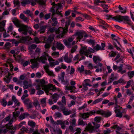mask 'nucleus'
I'll use <instances>...</instances> for the list:
<instances>
[{"label": "nucleus", "instance_id": "nucleus-28", "mask_svg": "<svg viewBox=\"0 0 134 134\" xmlns=\"http://www.w3.org/2000/svg\"><path fill=\"white\" fill-rule=\"evenodd\" d=\"M20 18L23 19L24 21L28 23L29 21V19L26 17L22 13L21 14L20 16Z\"/></svg>", "mask_w": 134, "mask_h": 134}, {"label": "nucleus", "instance_id": "nucleus-13", "mask_svg": "<svg viewBox=\"0 0 134 134\" xmlns=\"http://www.w3.org/2000/svg\"><path fill=\"white\" fill-rule=\"evenodd\" d=\"M55 124L57 125H60L62 128L63 129H64L66 127L65 125H68L69 124V123L67 120L62 121L60 120H57L55 123Z\"/></svg>", "mask_w": 134, "mask_h": 134}, {"label": "nucleus", "instance_id": "nucleus-32", "mask_svg": "<svg viewBox=\"0 0 134 134\" xmlns=\"http://www.w3.org/2000/svg\"><path fill=\"white\" fill-rule=\"evenodd\" d=\"M64 60L68 63H70L72 61V58H68V54H66L64 57Z\"/></svg>", "mask_w": 134, "mask_h": 134}, {"label": "nucleus", "instance_id": "nucleus-12", "mask_svg": "<svg viewBox=\"0 0 134 134\" xmlns=\"http://www.w3.org/2000/svg\"><path fill=\"white\" fill-rule=\"evenodd\" d=\"M55 32L56 34H59V35L57 37L59 38L62 37L66 33V30L62 27H60L55 30Z\"/></svg>", "mask_w": 134, "mask_h": 134}, {"label": "nucleus", "instance_id": "nucleus-60", "mask_svg": "<svg viewBox=\"0 0 134 134\" xmlns=\"http://www.w3.org/2000/svg\"><path fill=\"white\" fill-rule=\"evenodd\" d=\"M87 106V104H84L82 106L79 107L78 109L79 110H80L83 109H84Z\"/></svg>", "mask_w": 134, "mask_h": 134}, {"label": "nucleus", "instance_id": "nucleus-8", "mask_svg": "<svg viewBox=\"0 0 134 134\" xmlns=\"http://www.w3.org/2000/svg\"><path fill=\"white\" fill-rule=\"evenodd\" d=\"M29 29V27L27 25L22 24L18 29V31L20 32H22V33L25 35H27V32Z\"/></svg>", "mask_w": 134, "mask_h": 134}, {"label": "nucleus", "instance_id": "nucleus-42", "mask_svg": "<svg viewBox=\"0 0 134 134\" xmlns=\"http://www.w3.org/2000/svg\"><path fill=\"white\" fill-rule=\"evenodd\" d=\"M118 8L122 13H125L126 12V9L121 7L120 5H119Z\"/></svg>", "mask_w": 134, "mask_h": 134}, {"label": "nucleus", "instance_id": "nucleus-49", "mask_svg": "<svg viewBox=\"0 0 134 134\" xmlns=\"http://www.w3.org/2000/svg\"><path fill=\"white\" fill-rule=\"evenodd\" d=\"M104 1H100L99 0H95L94 2V4L95 5H99V3H104Z\"/></svg>", "mask_w": 134, "mask_h": 134}, {"label": "nucleus", "instance_id": "nucleus-45", "mask_svg": "<svg viewBox=\"0 0 134 134\" xmlns=\"http://www.w3.org/2000/svg\"><path fill=\"white\" fill-rule=\"evenodd\" d=\"M77 70L79 71L80 73H81L84 71V66L82 65L81 67H79L77 69Z\"/></svg>", "mask_w": 134, "mask_h": 134}, {"label": "nucleus", "instance_id": "nucleus-22", "mask_svg": "<svg viewBox=\"0 0 134 134\" xmlns=\"http://www.w3.org/2000/svg\"><path fill=\"white\" fill-rule=\"evenodd\" d=\"M29 115V114L27 113H24L20 115L19 117V119L20 121L25 119Z\"/></svg>", "mask_w": 134, "mask_h": 134}, {"label": "nucleus", "instance_id": "nucleus-56", "mask_svg": "<svg viewBox=\"0 0 134 134\" xmlns=\"http://www.w3.org/2000/svg\"><path fill=\"white\" fill-rule=\"evenodd\" d=\"M41 102L42 104L44 105V106L45 105L46 102V98H43L41 99Z\"/></svg>", "mask_w": 134, "mask_h": 134}, {"label": "nucleus", "instance_id": "nucleus-48", "mask_svg": "<svg viewBox=\"0 0 134 134\" xmlns=\"http://www.w3.org/2000/svg\"><path fill=\"white\" fill-rule=\"evenodd\" d=\"M10 75V74H8V76H7V78H4V80L5 81V82L7 83H8L10 81V79L9 78V76Z\"/></svg>", "mask_w": 134, "mask_h": 134}, {"label": "nucleus", "instance_id": "nucleus-30", "mask_svg": "<svg viewBox=\"0 0 134 134\" xmlns=\"http://www.w3.org/2000/svg\"><path fill=\"white\" fill-rule=\"evenodd\" d=\"M93 61L94 63L96 64H97V62H100L101 59L99 57L97 56H94L93 57Z\"/></svg>", "mask_w": 134, "mask_h": 134}, {"label": "nucleus", "instance_id": "nucleus-36", "mask_svg": "<svg viewBox=\"0 0 134 134\" xmlns=\"http://www.w3.org/2000/svg\"><path fill=\"white\" fill-rule=\"evenodd\" d=\"M76 120L75 119H70L69 121V122L71 126H73V127H75L76 125Z\"/></svg>", "mask_w": 134, "mask_h": 134}, {"label": "nucleus", "instance_id": "nucleus-16", "mask_svg": "<svg viewBox=\"0 0 134 134\" xmlns=\"http://www.w3.org/2000/svg\"><path fill=\"white\" fill-rule=\"evenodd\" d=\"M95 113V111L93 110L89 112L84 113L81 114L82 118L83 119H85L86 118H88L89 116L93 115Z\"/></svg>", "mask_w": 134, "mask_h": 134}, {"label": "nucleus", "instance_id": "nucleus-61", "mask_svg": "<svg viewBox=\"0 0 134 134\" xmlns=\"http://www.w3.org/2000/svg\"><path fill=\"white\" fill-rule=\"evenodd\" d=\"M71 11H73L71 10H69L67 11H65V16H67L70 14V13Z\"/></svg>", "mask_w": 134, "mask_h": 134}, {"label": "nucleus", "instance_id": "nucleus-40", "mask_svg": "<svg viewBox=\"0 0 134 134\" xmlns=\"http://www.w3.org/2000/svg\"><path fill=\"white\" fill-rule=\"evenodd\" d=\"M27 39V37H22L20 38V39H18V40L19 41V42L23 43L26 41Z\"/></svg>", "mask_w": 134, "mask_h": 134}, {"label": "nucleus", "instance_id": "nucleus-59", "mask_svg": "<svg viewBox=\"0 0 134 134\" xmlns=\"http://www.w3.org/2000/svg\"><path fill=\"white\" fill-rule=\"evenodd\" d=\"M26 105L28 109H30L33 107V105L32 104V103L31 102H30V103H29Z\"/></svg>", "mask_w": 134, "mask_h": 134}, {"label": "nucleus", "instance_id": "nucleus-18", "mask_svg": "<svg viewBox=\"0 0 134 134\" xmlns=\"http://www.w3.org/2000/svg\"><path fill=\"white\" fill-rule=\"evenodd\" d=\"M63 42L65 46L68 48H71L74 44L75 42V41H73L72 42H69L67 41V40H63Z\"/></svg>", "mask_w": 134, "mask_h": 134}, {"label": "nucleus", "instance_id": "nucleus-43", "mask_svg": "<svg viewBox=\"0 0 134 134\" xmlns=\"http://www.w3.org/2000/svg\"><path fill=\"white\" fill-rule=\"evenodd\" d=\"M102 100V98H100L98 99H97L94 101L92 103V104H91V105H93V104H96L100 102Z\"/></svg>", "mask_w": 134, "mask_h": 134}, {"label": "nucleus", "instance_id": "nucleus-5", "mask_svg": "<svg viewBox=\"0 0 134 134\" xmlns=\"http://www.w3.org/2000/svg\"><path fill=\"white\" fill-rule=\"evenodd\" d=\"M93 51V49L91 48H89L87 49L86 47H81L80 51V53L81 55H85L87 56Z\"/></svg>", "mask_w": 134, "mask_h": 134}, {"label": "nucleus", "instance_id": "nucleus-64", "mask_svg": "<svg viewBox=\"0 0 134 134\" xmlns=\"http://www.w3.org/2000/svg\"><path fill=\"white\" fill-rule=\"evenodd\" d=\"M111 131L110 130L107 129V130H104L103 131L104 134H109L111 132Z\"/></svg>", "mask_w": 134, "mask_h": 134}, {"label": "nucleus", "instance_id": "nucleus-24", "mask_svg": "<svg viewBox=\"0 0 134 134\" xmlns=\"http://www.w3.org/2000/svg\"><path fill=\"white\" fill-rule=\"evenodd\" d=\"M59 97V96L56 93L54 94L52 96V98L53 100V101L56 102Z\"/></svg>", "mask_w": 134, "mask_h": 134}, {"label": "nucleus", "instance_id": "nucleus-6", "mask_svg": "<svg viewBox=\"0 0 134 134\" xmlns=\"http://www.w3.org/2000/svg\"><path fill=\"white\" fill-rule=\"evenodd\" d=\"M49 57H50L49 56L48 54L46 52H44L42 56L36 58L37 61L39 62H41L43 64H45L47 60V58L48 59Z\"/></svg>", "mask_w": 134, "mask_h": 134}, {"label": "nucleus", "instance_id": "nucleus-19", "mask_svg": "<svg viewBox=\"0 0 134 134\" xmlns=\"http://www.w3.org/2000/svg\"><path fill=\"white\" fill-rule=\"evenodd\" d=\"M58 23L57 19L56 18H52L48 22L49 23H51V24L52 26H56Z\"/></svg>", "mask_w": 134, "mask_h": 134}, {"label": "nucleus", "instance_id": "nucleus-52", "mask_svg": "<svg viewBox=\"0 0 134 134\" xmlns=\"http://www.w3.org/2000/svg\"><path fill=\"white\" fill-rule=\"evenodd\" d=\"M61 102L63 103V104H66L65 97L64 96H63L62 97Z\"/></svg>", "mask_w": 134, "mask_h": 134}, {"label": "nucleus", "instance_id": "nucleus-35", "mask_svg": "<svg viewBox=\"0 0 134 134\" xmlns=\"http://www.w3.org/2000/svg\"><path fill=\"white\" fill-rule=\"evenodd\" d=\"M87 124V123L86 122H84L83 120L81 119H79L78 121V125H82L83 126Z\"/></svg>", "mask_w": 134, "mask_h": 134}, {"label": "nucleus", "instance_id": "nucleus-58", "mask_svg": "<svg viewBox=\"0 0 134 134\" xmlns=\"http://www.w3.org/2000/svg\"><path fill=\"white\" fill-rule=\"evenodd\" d=\"M51 12H52V18H53L54 15L56 13V10L53 8H51Z\"/></svg>", "mask_w": 134, "mask_h": 134}, {"label": "nucleus", "instance_id": "nucleus-47", "mask_svg": "<svg viewBox=\"0 0 134 134\" xmlns=\"http://www.w3.org/2000/svg\"><path fill=\"white\" fill-rule=\"evenodd\" d=\"M94 120L95 121L99 122L101 120V118L99 116H96Z\"/></svg>", "mask_w": 134, "mask_h": 134}, {"label": "nucleus", "instance_id": "nucleus-41", "mask_svg": "<svg viewBox=\"0 0 134 134\" xmlns=\"http://www.w3.org/2000/svg\"><path fill=\"white\" fill-rule=\"evenodd\" d=\"M28 124L32 127H34L36 125L35 123L32 121H29L28 122Z\"/></svg>", "mask_w": 134, "mask_h": 134}, {"label": "nucleus", "instance_id": "nucleus-51", "mask_svg": "<svg viewBox=\"0 0 134 134\" xmlns=\"http://www.w3.org/2000/svg\"><path fill=\"white\" fill-rule=\"evenodd\" d=\"M62 82H63V84L65 85H66V86H68V85H69V82L67 80H65L64 79H63V80H61Z\"/></svg>", "mask_w": 134, "mask_h": 134}, {"label": "nucleus", "instance_id": "nucleus-31", "mask_svg": "<svg viewBox=\"0 0 134 134\" xmlns=\"http://www.w3.org/2000/svg\"><path fill=\"white\" fill-rule=\"evenodd\" d=\"M13 22L14 25L18 27H19L22 24H21L17 19H16L13 21Z\"/></svg>", "mask_w": 134, "mask_h": 134}, {"label": "nucleus", "instance_id": "nucleus-2", "mask_svg": "<svg viewBox=\"0 0 134 134\" xmlns=\"http://www.w3.org/2000/svg\"><path fill=\"white\" fill-rule=\"evenodd\" d=\"M107 18L108 19H110L111 18H112L113 19L119 22H120L124 20V23L127 24L129 25H131V21L129 17L127 16H122L120 15H118L114 17H112V15H110L107 16Z\"/></svg>", "mask_w": 134, "mask_h": 134}, {"label": "nucleus", "instance_id": "nucleus-54", "mask_svg": "<svg viewBox=\"0 0 134 134\" xmlns=\"http://www.w3.org/2000/svg\"><path fill=\"white\" fill-rule=\"evenodd\" d=\"M30 102H31L30 100L28 99H26L23 101V102L25 105H27Z\"/></svg>", "mask_w": 134, "mask_h": 134}, {"label": "nucleus", "instance_id": "nucleus-7", "mask_svg": "<svg viewBox=\"0 0 134 134\" xmlns=\"http://www.w3.org/2000/svg\"><path fill=\"white\" fill-rule=\"evenodd\" d=\"M70 84L71 86H66L65 88V89L66 90H70L71 93L73 92L75 93L77 92L75 90L76 89V87L75 86L76 83L75 81H71L70 82Z\"/></svg>", "mask_w": 134, "mask_h": 134}, {"label": "nucleus", "instance_id": "nucleus-57", "mask_svg": "<svg viewBox=\"0 0 134 134\" xmlns=\"http://www.w3.org/2000/svg\"><path fill=\"white\" fill-rule=\"evenodd\" d=\"M94 49L97 51H98L99 50H101V47L97 44L96 45V46L94 47Z\"/></svg>", "mask_w": 134, "mask_h": 134}, {"label": "nucleus", "instance_id": "nucleus-3", "mask_svg": "<svg viewBox=\"0 0 134 134\" xmlns=\"http://www.w3.org/2000/svg\"><path fill=\"white\" fill-rule=\"evenodd\" d=\"M92 123L93 126L91 125V123H89L88 125L86 127L85 131H89L90 133L93 132H100V130L99 128L100 126V124L95 122H93Z\"/></svg>", "mask_w": 134, "mask_h": 134}, {"label": "nucleus", "instance_id": "nucleus-55", "mask_svg": "<svg viewBox=\"0 0 134 134\" xmlns=\"http://www.w3.org/2000/svg\"><path fill=\"white\" fill-rule=\"evenodd\" d=\"M49 65L48 64H46L45 65L43 66V68L44 69L46 70V72L47 71L49 70Z\"/></svg>", "mask_w": 134, "mask_h": 134}, {"label": "nucleus", "instance_id": "nucleus-33", "mask_svg": "<svg viewBox=\"0 0 134 134\" xmlns=\"http://www.w3.org/2000/svg\"><path fill=\"white\" fill-rule=\"evenodd\" d=\"M54 116L56 118H61L63 117V115L62 113L59 112H55L54 114Z\"/></svg>", "mask_w": 134, "mask_h": 134}, {"label": "nucleus", "instance_id": "nucleus-29", "mask_svg": "<svg viewBox=\"0 0 134 134\" xmlns=\"http://www.w3.org/2000/svg\"><path fill=\"white\" fill-rule=\"evenodd\" d=\"M111 114V112L108 110L103 111V113H102V115L106 117H108L110 116Z\"/></svg>", "mask_w": 134, "mask_h": 134}, {"label": "nucleus", "instance_id": "nucleus-4", "mask_svg": "<svg viewBox=\"0 0 134 134\" xmlns=\"http://www.w3.org/2000/svg\"><path fill=\"white\" fill-rule=\"evenodd\" d=\"M57 104L59 106V107H58L57 110L62 111L64 115L67 116L72 113V112L71 110H68V109L65 107L66 104H63L61 102H58Z\"/></svg>", "mask_w": 134, "mask_h": 134}, {"label": "nucleus", "instance_id": "nucleus-14", "mask_svg": "<svg viewBox=\"0 0 134 134\" xmlns=\"http://www.w3.org/2000/svg\"><path fill=\"white\" fill-rule=\"evenodd\" d=\"M21 3L22 5L23 6L30 3L32 6H34L36 4V3L34 2V0H24L21 2Z\"/></svg>", "mask_w": 134, "mask_h": 134}, {"label": "nucleus", "instance_id": "nucleus-20", "mask_svg": "<svg viewBox=\"0 0 134 134\" xmlns=\"http://www.w3.org/2000/svg\"><path fill=\"white\" fill-rule=\"evenodd\" d=\"M52 4L53 7V8L55 9V10H58L59 9H60L62 7V5L60 3H58L57 4H56L55 2H53Z\"/></svg>", "mask_w": 134, "mask_h": 134}, {"label": "nucleus", "instance_id": "nucleus-62", "mask_svg": "<svg viewBox=\"0 0 134 134\" xmlns=\"http://www.w3.org/2000/svg\"><path fill=\"white\" fill-rule=\"evenodd\" d=\"M51 15V13H49L48 14H46L44 15V18L46 20H47L50 18V16Z\"/></svg>", "mask_w": 134, "mask_h": 134}, {"label": "nucleus", "instance_id": "nucleus-34", "mask_svg": "<svg viewBox=\"0 0 134 134\" xmlns=\"http://www.w3.org/2000/svg\"><path fill=\"white\" fill-rule=\"evenodd\" d=\"M1 105L4 107L6 106L7 104V102L5 99L3 98L0 101Z\"/></svg>", "mask_w": 134, "mask_h": 134}, {"label": "nucleus", "instance_id": "nucleus-44", "mask_svg": "<svg viewBox=\"0 0 134 134\" xmlns=\"http://www.w3.org/2000/svg\"><path fill=\"white\" fill-rule=\"evenodd\" d=\"M87 41L88 43L91 44L92 45H94L95 43V41L91 39L87 40Z\"/></svg>", "mask_w": 134, "mask_h": 134}, {"label": "nucleus", "instance_id": "nucleus-50", "mask_svg": "<svg viewBox=\"0 0 134 134\" xmlns=\"http://www.w3.org/2000/svg\"><path fill=\"white\" fill-rule=\"evenodd\" d=\"M126 93L129 96H130L132 93L131 90L129 89L126 90Z\"/></svg>", "mask_w": 134, "mask_h": 134}, {"label": "nucleus", "instance_id": "nucleus-15", "mask_svg": "<svg viewBox=\"0 0 134 134\" xmlns=\"http://www.w3.org/2000/svg\"><path fill=\"white\" fill-rule=\"evenodd\" d=\"M37 59H31L30 60L32 65L31 66V68L32 69H34L35 68H38V63L37 62Z\"/></svg>", "mask_w": 134, "mask_h": 134}, {"label": "nucleus", "instance_id": "nucleus-25", "mask_svg": "<svg viewBox=\"0 0 134 134\" xmlns=\"http://www.w3.org/2000/svg\"><path fill=\"white\" fill-rule=\"evenodd\" d=\"M20 114L19 111H16L13 112V118L14 119L15 121L16 120V118L18 117Z\"/></svg>", "mask_w": 134, "mask_h": 134}, {"label": "nucleus", "instance_id": "nucleus-38", "mask_svg": "<svg viewBox=\"0 0 134 134\" xmlns=\"http://www.w3.org/2000/svg\"><path fill=\"white\" fill-rule=\"evenodd\" d=\"M77 46L76 45H74L72 46L71 47V50L70 52L71 53H72L75 52L77 48Z\"/></svg>", "mask_w": 134, "mask_h": 134}, {"label": "nucleus", "instance_id": "nucleus-23", "mask_svg": "<svg viewBox=\"0 0 134 134\" xmlns=\"http://www.w3.org/2000/svg\"><path fill=\"white\" fill-rule=\"evenodd\" d=\"M90 81L89 79H86L82 83L83 86H91V85L90 84Z\"/></svg>", "mask_w": 134, "mask_h": 134}, {"label": "nucleus", "instance_id": "nucleus-46", "mask_svg": "<svg viewBox=\"0 0 134 134\" xmlns=\"http://www.w3.org/2000/svg\"><path fill=\"white\" fill-rule=\"evenodd\" d=\"M13 3L15 6L16 5L18 7H19L20 6V3L19 1L14 0L13 1Z\"/></svg>", "mask_w": 134, "mask_h": 134}, {"label": "nucleus", "instance_id": "nucleus-17", "mask_svg": "<svg viewBox=\"0 0 134 134\" xmlns=\"http://www.w3.org/2000/svg\"><path fill=\"white\" fill-rule=\"evenodd\" d=\"M48 60L50 62L49 64L51 67H52L55 65H58L59 64V62L58 61H54L51 57H49Z\"/></svg>", "mask_w": 134, "mask_h": 134}, {"label": "nucleus", "instance_id": "nucleus-1", "mask_svg": "<svg viewBox=\"0 0 134 134\" xmlns=\"http://www.w3.org/2000/svg\"><path fill=\"white\" fill-rule=\"evenodd\" d=\"M37 84L36 86V89L38 90L37 93L38 95L44 93V91L41 90V89L43 90L48 95H52V94L49 93V91L52 90L54 92L57 90V88L55 85L52 84H49L47 85V82L43 79H40L37 80Z\"/></svg>", "mask_w": 134, "mask_h": 134}, {"label": "nucleus", "instance_id": "nucleus-27", "mask_svg": "<svg viewBox=\"0 0 134 134\" xmlns=\"http://www.w3.org/2000/svg\"><path fill=\"white\" fill-rule=\"evenodd\" d=\"M47 27L46 25H43L41 26L40 28V30L38 31V32L40 34L44 33Z\"/></svg>", "mask_w": 134, "mask_h": 134}, {"label": "nucleus", "instance_id": "nucleus-53", "mask_svg": "<svg viewBox=\"0 0 134 134\" xmlns=\"http://www.w3.org/2000/svg\"><path fill=\"white\" fill-rule=\"evenodd\" d=\"M134 94H132L131 96L130 97V98L129 100L128 103V104H130V103L132 102L134 98Z\"/></svg>", "mask_w": 134, "mask_h": 134}, {"label": "nucleus", "instance_id": "nucleus-37", "mask_svg": "<svg viewBox=\"0 0 134 134\" xmlns=\"http://www.w3.org/2000/svg\"><path fill=\"white\" fill-rule=\"evenodd\" d=\"M116 106L115 107V113H117L118 112H120V109L122 108V107H120L117 104L115 105Z\"/></svg>", "mask_w": 134, "mask_h": 134}, {"label": "nucleus", "instance_id": "nucleus-21", "mask_svg": "<svg viewBox=\"0 0 134 134\" xmlns=\"http://www.w3.org/2000/svg\"><path fill=\"white\" fill-rule=\"evenodd\" d=\"M34 2L35 3L37 2L40 6L43 5H45L46 2V0H34Z\"/></svg>", "mask_w": 134, "mask_h": 134}, {"label": "nucleus", "instance_id": "nucleus-26", "mask_svg": "<svg viewBox=\"0 0 134 134\" xmlns=\"http://www.w3.org/2000/svg\"><path fill=\"white\" fill-rule=\"evenodd\" d=\"M56 47L60 50H62L64 49V46L62 44L59 42L56 43Z\"/></svg>", "mask_w": 134, "mask_h": 134}, {"label": "nucleus", "instance_id": "nucleus-10", "mask_svg": "<svg viewBox=\"0 0 134 134\" xmlns=\"http://www.w3.org/2000/svg\"><path fill=\"white\" fill-rule=\"evenodd\" d=\"M14 120H15L14 119L12 118L10 121L9 123L7 124L6 125V127L7 129H9L10 130V132L11 134H14V132L16 129L15 127L13 126L12 125H11Z\"/></svg>", "mask_w": 134, "mask_h": 134}, {"label": "nucleus", "instance_id": "nucleus-63", "mask_svg": "<svg viewBox=\"0 0 134 134\" xmlns=\"http://www.w3.org/2000/svg\"><path fill=\"white\" fill-rule=\"evenodd\" d=\"M122 67L123 65L122 64H121L120 66L118 67V69H119V70L117 71L118 72H120L122 70Z\"/></svg>", "mask_w": 134, "mask_h": 134}, {"label": "nucleus", "instance_id": "nucleus-11", "mask_svg": "<svg viewBox=\"0 0 134 134\" xmlns=\"http://www.w3.org/2000/svg\"><path fill=\"white\" fill-rule=\"evenodd\" d=\"M75 35L77 36L76 38L77 40H79L80 41H83L85 40L84 39L82 38L83 37L86 38L88 36L87 34L83 32H77L76 33Z\"/></svg>", "mask_w": 134, "mask_h": 134}, {"label": "nucleus", "instance_id": "nucleus-39", "mask_svg": "<svg viewBox=\"0 0 134 134\" xmlns=\"http://www.w3.org/2000/svg\"><path fill=\"white\" fill-rule=\"evenodd\" d=\"M127 75L130 79H131L134 76V71H132L131 72H128Z\"/></svg>", "mask_w": 134, "mask_h": 134}, {"label": "nucleus", "instance_id": "nucleus-9", "mask_svg": "<svg viewBox=\"0 0 134 134\" xmlns=\"http://www.w3.org/2000/svg\"><path fill=\"white\" fill-rule=\"evenodd\" d=\"M14 120H15L14 119L12 118L10 121L9 123L7 124L6 125V127L7 129H9L10 130V132L11 134H14V132L16 129L15 127L13 126L12 125H11Z\"/></svg>", "mask_w": 134, "mask_h": 134}]
</instances>
